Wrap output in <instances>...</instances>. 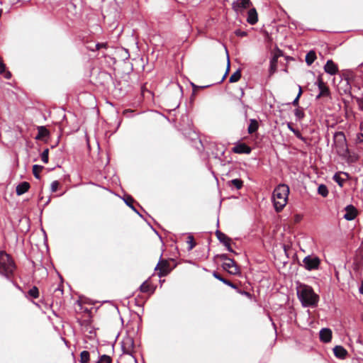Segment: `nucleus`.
Listing matches in <instances>:
<instances>
[{
  "label": "nucleus",
  "instance_id": "f257e3e1",
  "mask_svg": "<svg viewBox=\"0 0 363 363\" xmlns=\"http://www.w3.org/2000/svg\"><path fill=\"white\" fill-rule=\"evenodd\" d=\"M289 188L286 184H279L274 190L272 199L277 212H281L287 203Z\"/></svg>",
  "mask_w": 363,
  "mask_h": 363
},
{
  "label": "nucleus",
  "instance_id": "f03ea898",
  "mask_svg": "<svg viewBox=\"0 0 363 363\" xmlns=\"http://www.w3.org/2000/svg\"><path fill=\"white\" fill-rule=\"evenodd\" d=\"M298 297L304 306H316L319 297L315 294L311 286H301L298 291Z\"/></svg>",
  "mask_w": 363,
  "mask_h": 363
},
{
  "label": "nucleus",
  "instance_id": "7ed1b4c3",
  "mask_svg": "<svg viewBox=\"0 0 363 363\" xmlns=\"http://www.w3.org/2000/svg\"><path fill=\"white\" fill-rule=\"evenodd\" d=\"M16 265L13 260L4 251L0 252V274L9 278L13 273Z\"/></svg>",
  "mask_w": 363,
  "mask_h": 363
},
{
  "label": "nucleus",
  "instance_id": "20e7f679",
  "mask_svg": "<svg viewBox=\"0 0 363 363\" xmlns=\"http://www.w3.org/2000/svg\"><path fill=\"white\" fill-rule=\"evenodd\" d=\"M173 268L174 267L170 266V261L161 259L155 267V271L157 272L158 277H162L168 275Z\"/></svg>",
  "mask_w": 363,
  "mask_h": 363
},
{
  "label": "nucleus",
  "instance_id": "39448f33",
  "mask_svg": "<svg viewBox=\"0 0 363 363\" xmlns=\"http://www.w3.org/2000/svg\"><path fill=\"white\" fill-rule=\"evenodd\" d=\"M334 138L337 152L340 155L344 154L347 150L344 133L338 132L335 133Z\"/></svg>",
  "mask_w": 363,
  "mask_h": 363
},
{
  "label": "nucleus",
  "instance_id": "423d86ee",
  "mask_svg": "<svg viewBox=\"0 0 363 363\" xmlns=\"http://www.w3.org/2000/svg\"><path fill=\"white\" fill-rule=\"evenodd\" d=\"M304 267L308 270H314L318 269L320 260L317 257L307 256L303 259Z\"/></svg>",
  "mask_w": 363,
  "mask_h": 363
},
{
  "label": "nucleus",
  "instance_id": "0eeeda50",
  "mask_svg": "<svg viewBox=\"0 0 363 363\" xmlns=\"http://www.w3.org/2000/svg\"><path fill=\"white\" fill-rule=\"evenodd\" d=\"M252 6L250 0H236L232 4V9L237 13H242Z\"/></svg>",
  "mask_w": 363,
  "mask_h": 363
},
{
  "label": "nucleus",
  "instance_id": "6e6552de",
  "mask_svg": "<svg viewBox=\"0 0 363 363\" xmlns=\"http://www.w3.org/2000/svg\"><path fill=\"white\" fill-rule=\"evenodd\" d=\"M122 350L124 353L132 354L134 352V340L130 336L125 337L122 340Z\"/></svg>",
  "mask_w": 363,
  "mask_h": 363
},
{
  "label": "nucleus",
  "instance_id": "1a4fd4ad",
  "mask_svg": "<svg viewBox=\"0 0 363 363\" xmlns=\"http://www.w3.org/2000/svg\"><path fill=\"white\" fill-rule=\"evenodd\" d=\"M223 268L231 274L236 275L240 273V269L233 259H229L223 264Z\"/></svg>",
  "mask_w": 363,
  "mask_h": 363
},
{
  "label": "nucleus",
  "instance_id": "9d476101",
  "mask_svg": "<svg viewBox=\"0 0 363 363\" xmlns=\"http://www.w3.org/2000/svg\"><path fill=\"white\" fill-rule=\"evenodd\" d=\"M283 55V52L277 49L274 53V55L270 60V67H269V76H272L274 74L277 70V63H278V58Z\"/></svg>",
  "mask_w": 363,
  "mask_h": 363
},
{
  "label": "nucleus",
  "instance_id": "9b49d317",
  "mask_svg": "<svg viewBox=\"0 0 363 363\" xmlns=\"http://www.w3.org/2000/svg\"><path fill=\"white\" fill-rule=\"evenodd\" d=\"M216 235L218 240L227 247L229 252L235 253L230 247L231 239L228 236L219 230L216 231Z\"/></svg>",
  "mask_w": 363,
  "mask_h": 363
},
{
  "label": "nucleus",
  "instance_id": "f8f14e48",
  "mask_svg": "<svg viewBox=\"0 0 363 363\" xmlns=\"http://www.w3.org/2000/svg\"><path fill=\"white\" fill-rule=\"evenodd\" d=\"M318 86L320 90L319 94L317 96V99H320L322 96H328L330 94V89L326 84L323 81L322 77L318 76Z\"/></svg>",
  "mask_w": 363,
  "mask_h": 363
},
{
  "label": "nucleus",
  "instance_id": "ddd939ff",
  "mask_svg": "<svg viewBox=\"0 0 363 363\" xmlns=\"http://www.w3.org/2000/svg\"><path fill=\"white\" fill-rule=\"evenodd\" d=\"M346 213L344 215V218L347 220H354L358 215L357 208L352 205H348L345 208Z\"/></svg>",
  "mask_w": 363,
  "mask_h": 363
},
{
  "label": "nucleus",
  "instance_id": "4468645a",
  "mask_svg": "<svg viewBox=\"0 0 363 363\" xmlns=\"http://www.w3.org/2000/svg\"><path fill=\"white\" fill-rule=\"evenodd\" d=\"M232 151L237 154H250L252 149L245 143H238L233 147Z\"/></svg>",
  "mask_w": 363,
  "mask_h": 363
},
{
  "label": "nucleus",
  "instance_id": "2eb2a0df",
  "mask_svg": "<svg viewBox=\"0 0 363 363\" xmlns=\"http://www.w3.org/2000/svg\"><path fill=\"white\" fill-rule=\"evenodd\" d=\"M324 70L326 73L334 75L337 73L338 67L332 60H328L324 66Z\"/></svg>",
  "mask_w": 363,
  "mask_h": 363
},
{
  "label": "nucleus",
  "instance_id": "dca6fc26",
  "mask_svg": "<svg viewBox=\"0 0 363 363\" xmlns=\"http://www.w3.org/2000/svg\"><path fill=\"white\" fill-rule=\"evenodd\" d=\"M320 340L323 342H329L332 339V330L329 328H323L320 331Z\"/></svg>",
  "mask_w": 363,
  "mask_h": 363
},
{
  "label": "nucleus",
  "instance_id": "f3484780",
  "mask_svg": "<svg viewBox=\"0 0 363 363\" xmlns=\"http://www.w3.org/2000/svg\"><path fill=\"white\" fill-rule=\"evenodd\" d=\"M247 21L250 25H255L258 21V14L255 8H252L248 11Z\"/></svg>",
  "mask_w": 363,
  "mask_h": 363
},
{
  "label": "nucleus",
  "instance_id": "a211bd4d",
  "mask_svg": "<svg viewBox=\"0 0 363 363\" xmlns=\"http://www.w3.org/2000/svg\"><path fill=\"white\" fill-rule=\"evenodd\" d=\"M334 354L339 359H344L348 354L347 351L340 345H337L333 349Z\"/></svg>",
  "mask_w": 363,
  "mask_h": 363
},
{
  "label": "nucleus",
  "instance_id": "6ab92c4d",
  "mask_svg": "<svg viewBox=\"0 0 363 363\" xmlns=\"http://www.w3.org/2000/svg\"><path fill=\"white\" fill-rule=\"evenodd\" d=\"M355 269H359L362 267L363 266V247H359L356 252V257H355Z\"/></svg>",
  "mask_w": 363,
  "mask_h": 363
},
{
  "label": "nucleus",
  "instance_id": "aec40b11",
  "mask_svg": "<svg viewBox=\"0 0 363 363\" xmlns=\"http://www.w3.org/2000/svg\"><path fill=\"white\" fill-rule=\"evenodd\" d=\"M30 187V185L27 182H23L17 185L16 191V194L20 196L27 192Z\"/></svg>",
  "mask_w": 363,
  "mask_h": 363
},
{
  "label": "nucleus",
  "instance_id": "412c9836",
  "mask_svg": "<svg viewBox=\"0 0 363 363\" xmlns=\"http://www.w3.org/2000/svg\"><path fill=\"white\" fill-rule=\"evenodd\" d=\"M6 79L11 77V73L9 71H6V65L4 63L3 58L0 56V74H3Z\"/></svg>",
  "mask_w": 363,
  "mask_h": 363
},
{
  "label": "nucleus",
  "instance_id": "4be33fe9",
  "mask_svg": "<svg viewBox=\"0 0 363 363\" xmlns=\"http://www.w3.org/2000/svg\"><path fill=\"white\" fill-rule=\"evenodd\" d=\"M38 133L37 136L35 137V139H37V140H42L44 138L48 136V135H49L48 130L44 126H39L38 128Z\"/></svg>",
  "mask_w": 363,
  "mask_h": 363
},
{
  "label": "nucleus",
  "instance_id": "5701e85b",
  "mask_svg": "<svg viewBox=\"0 0 363 363\" xmlns=\"http://www.w3.org/2000/svg\"><path fill=\"white\" fill-rule=\"evenodd\" d=\"M316 59L315 52L313 50L309 51L306 55V62L308 65H311Z\"/></svg>",
  "mask_w": 363,
  "mask_h": 363
},
{
  "label": "nucleus",
  "instance_id": "b1692460",
  "mask_svg": "<svg viewBox=\"0 0 363 363\" xmlns=\"http://www.w3.org/2000/svg\"><path fill=\"white\" fill-rule=\"evenodd\" d=\"M258 127V122L255 119H251L247 131L250 134H252L257 130Z\"/></svg>",
  "mask_w": 363,
  "mask_h": 363
},
{
  "label": "nucleus",
  "instance_id": "393cba45",
  "mask_svg": "<svg viewBox=\"0 0 363 363\" xmlns=\"http://www.w3.org/2000/svg\"><path fill=\"white\" fill-rule=\"evenodd\" d=\"M213 277L215 278H216L217 279L221 281L224 284H227L228 286H230L233 288H235V286L230 281L223 278L219 273L216 272H213Z\"/></svg>",
  "mask_w": 363,
  "mask_h": 363
},
{
  "label": "nucleus",
  "instance_id": "a878e982",
  "mask_svg": "<svg viewBox=\"0 0 363 363\" xmlns=\"http://www.w3.org/2000/svg\"><path fill=\"white\" fill-rule=\"evenodd\" d=\"M90 354L88 351L84 350L80 353V363H89Z\"/></svg>",
  "mask_w": 363,
  "mask_h": 363
},
{
  "label": "nucleus",
  "instance_id": "bb28decb",
  "mask_svg": "<svg viewBox=\"0 0 363 363\" xmlns=\"http://www.w3.org/2000/svg\"><path fill=\"white\" fill-rule=\"evenodd\" d=\"M140 291L143 293H152V287L151 284L145 281L140 287Z\"/></svg>",
  "mask_w": 363,
  "mask_h": 363
},
{
  "label": "nucleus",
  "instance_id": "cd10ccee",
  "mask_svg": "<svg viewBox=\"0 0 363 363\" xmlns=\"http://www.w3.org/2000/svg\"><path fill=\"white\" fill-rule=\"evenodd\" d=\"M81 326L82 327V330L84 331H89V333H91V330L89 329L91 328V320L86 319L83 320L80 322Z\"/></svg>",
  "mask_w": 363,
  "mask_h": 363
},
{
  "label": "nucleus",
  "instance_id": "c85d7f7f",
  "mask_svg": "<svg viewBox=\"0 0 363 363\" xmlns=\"http://www.w3.org/2000/svg\"><path fill=\"white\" fill-rule=\"evenodd\" d=\"M54 296L57 298H61L63 295V286L60 284L56 288L53 289Z\"/></svg>",
  "mask_w": 363,
  "mask_h": 363
},
{
  "label": "nucleus",
  "instance_id": "c756f323",
  "mask_svg": "<svg viewBox=\"0 0 363 363\" xmlns=\"http://www.w3.org/2000/svg\"><path fill=\"white\" fill-rule=\"evenodd\" d=\"M241 78V72L240 70H237L235 72L229 79V82L234 83L240 80Z\"/></svg>",
  "mask_w": 363,
  "mask_h": 363
},
{
  "label": "nucleus",
  "instance_id": "7c9ffc66",
  "mask_svg": "<svg viewBox=\"0 0 363 363\" xmlns=\"http://www.w3.org/2000/svg\"><path fill=\"white\" fill-rule=\"evenodd\" d=\"M318 193L323 197H326L328 195V190L325 184L319 185L318 188Z\"/></svg>",
  "mask_w": 363,
  "mask_h": 363
},
{
  "label": "nucleus",
  "instance_id": "2f4dec72",
  "mask_svg": "<svg viewBox=\"0 0 363 363\" xmlns=\"http://www.w3.org/2000/svg\"><path fill=\"white\" fill-rule=\"evenodd\" d=\"M28 295L33 298H38L39 296V290H38V288L35 286H33L28 291Z\"/></svg>",
  "mask_w": 363,
  "mask_h": 363
},
{
  "label": "nucleus",
  "instance_id": "473e14b6",
  "mask_svg": "<svg viewBox=\"0 0 363 363\" xmlns=\"http://www.w3.org/2000/svg\"><path fill=\"white\" fill-rule=\"evenodd\" d=\"M43 167L35 164L33 167V174L35 176V178L39 179L40 178V173L43 170Z\"/></svg>",
  "mask_w": 363,
  "mask_h": 363
},
{
  "label": "nucleus",
  "instance_id": "72a5a7b5",
  "mask_svg": "<svg viewBox=\"0 0 363 363\" xmlns=\"http://www.w3.org/2000/svg\"><path fill=\"white\" fill-rule=\"evenodd\" d=\"M112 359L110 356L103 354L99 357V361L96 363H111Z\"/></svg>",
  "mask_w": 363,
  "mask_h": 363
},
{
  "label": "nucleus",
  "instance_id": "f704fd0d",
  "mask_svg": "<svg viewBox=\"0 0 363 363\" xmlns=\"http://www.w3.org/2000/svg\"><path fill=\"white\" fill-rule=\"evenodd\" d=\"M230 183L237 189H240L243 186V182L239 179H235L230 181Z\"/></svg>",
  "mask_w": 363,
  "mask_h": 363
},
{
  "label": "nucleus",
  "instance_id": "c9c22d12",
  "mask_svg": "<svg viewBox=\"0 0 363 363\" xmlns=\"http://www.w3.org/2000/svg\"><path fill=\"white\" fill-rule=\"evenodd\" d=\"M125 203L130 206L131 208L135 211V208L133 207V204L135 201L134 199L131 196H126L125 197Z\"/></svg>",
  "mask_w": 363,
  "mask_h": 363
},
{
  "label": "nucleus",
  "instance_id": "e433bc0d",
  "mask_svg": "<svg viewBox=\"0 0 363 363\" xmlns=\"http://www.w3.org/2000/svg\"><path fill=\"white\" fill-rule=\"evenodd\" d=\"M294 114L297 118L302 119L305 116V113L303 112V110L300 108H297L294 111Z\"/></svg>",
  "mask_w": 363,
  "mask_h": 363
},
{
  "label": "nucleus",
  "instance_id": "4c0bfd02",
  "mask_svg": "<svg viewBox=\"0 0 363 363\" xmlns=\"http://www.w3.org/2000/svg\"><path fill=\"white\" fill-rule=\"evenodd\" d=\"M333 179L335 182H336L339 184V186H343L345 180L340 177V173H336L333 176Z\"/></svg>",
  "mask_w": 363,
  "mask_h": 363
},
{
  "label": "nucleus",
  "instance_id": "58836bf2",
  "mask_svg": "<svg viewBox=\"0 0 363 363\" xmlns=\"http://www.w3.org/2000/svg\"><path fill=\"white\" fill-rule=\"evenodd\" d=\"M48 155H49V150L48 148L44 150V151L41 154V160L45 164H47L48 162Z\"/></svg>",
  "mask_w": 363,
  "mask_h": 363
},
{
  "label": "nucleus",
  "instance_id": "ea45409f",
  "mask_svg": "<svg viewBox=\"0 0 363 363\" xmlns=\"http://www.w3.org/2000/svg\"><path fill=\"white\" fill-rule=\"evenodd\" d=\"M303 91H302V89L301 86H299V91L298 93V95L296 97V99L293 101L292 102V104L293 106H298V101H299V99L302 94Z\"/></svg>",
  "mask_w": 363,
  "mask_h": 363
},
{
  "label": "nucleus",
  "instance_id": "a19ab883",
  "mask_svg": "<svg viewBox=\"0 0 363 363\" xmlns=\"http://www.w3.org/2000/svg\"><path fill=\"white\" fill-rule=\"evenodd\" d=\"M95 48H89L91 50H98L102 48H107L108 45L107 43H97L94 45Z\"/></svg>",
  "mask_w": 363,
  "mask_h": 363
},
{
  "label": "nucleus",
  "instance_id": "79ce46f5",
  "mask_svg": "<svg viewBox=\"0 0 363 363\" xmlns=\"http://www.w3.org/2000/svg\"><path fill=\"white\" fill-rule=\"evenodd\" d=\"M59 186H60L59 182H57V181L52 182V184H51V191H52V192L57 191Z\"/></svg>",
  "mask_w": 363,
  "mask_h": 363
},
{
  "label": "nucleus",
  "instance_id": "37998d69",
  "mask_svg": "<svg viewBox=\"0 0 363 363\" xmlns=\"http://www.w3.org/2000/svg\"><path fill=\"white\" fill-rule=\"evenodd\" d=\"M357 102L358 104L359 109L363 111V99L362 98H357Z\"/></svg>",
  "mask_w": 363,
  "mask_h": 363
},
{
  "label": "nucleus",
  "instance_id": "c03bdc74",
  "mask_svg": "<svg viewBox=\"0 0 363 363\" xmlns=\"http://www.w3.org/2000/svg\"><path fill=\"white\" fill-rule=\"evenodd\" d=\"M189 239L190 240V242H190V247H189V249H190V250H191V249H193V248L195 247L196 243H195V242L194 241V238H193L191 236H189Z\"/></svg>",
  "mask_w": 363,
  "mask_h": 363
},
{
  "label": "nucleus",
  "instance_id": "a18cd8bd",
  "mask_svg": "<svg viewBox=\"0 0 363 363\" xmlns=\"http://www.w3.org/2000/svg\"><path fill=\"white\" fill-rule=\"evenodd\" d=\"M30 1V0H11V2L12 4H18V3H20V2L24 4V3L28 2Z\"/></svg>",
  "mask_w": 363,
  "mask_h": 363
},
{
  "label": "nucleus",
  "instance_id": "49530a36",
  "mask_svg": "<svg viewBox=\"0 0 363 363\" xmlns=\"http://www.w3.org/2000/svg\"><path fill=\"white\" fill-rule=\"evenodd\" d=\"M218 257L222 260H225V262L230 259L226 254H222V255H218Z\"/></svg>",
  "mask_w": 363,
  "mask_h": 363
},
{
  "label": "nucleus",
  "instance_id": "de8ad7c7",
  "mask_svg": "<svg viewBox=\"0 0 363 363\" xmlns=\"http://www.w3.org/2000/svg\"><path fill=\"white\" fill-rule=\"evenodd\" d=\"M230 70V60H228V66H227V69H226V72L223 77V80L225 78L226 75L228 74V72Z\"/></svg>",
  "mask_w": 363,
  "mask_h": 363
},
{
  "label": "nucleus",
  "instance_id": "09e8293b",
  "mask_svg": "<svg viewBox=\"0 0 363 363\" xmlns=\"http://www.w3.org/2000/svg\"><path fill=\"white\" fill-rule=\"evenodd\" d=\"M235 34L238 36H245L246 35V33L244 32V31H240V30H237L235 32Z\"/></svg>",
  "mask_w": 363,
  "mask_h": 363
},
{
  "label": "nucleus",
  "instance_id": "8fccbe9b",
  "mask_svg": "<svg viewBox=\"0 0 363 363\" xmlns=\"http://www.w3.org/2000/svg\"><path fill=\"white\" fill-rule=\"evenodd\" d=\"M133 111L131 110V109H125V110L123 111V115L125 116L127 113H133Z\"/></svg>",
  "mask_w": 363,
  "mask_h": 363
},
{
  "label": "nucleus",
  "instance_id": "3c124183",
  "mask_svg": "<svg viewBox=\"0 0 363 363\" xmlns=\"http://www.w3.org/2000/svg\"><path fill=\"white\" fill-rule=\"evenodd\" d=\"M359 292L360 294H363V281L361 283V286L359 287Z\"/></svg>",
  "mask_w": 363,
  "mask_h": 363
},
{
  "label": "nucleus",
  "instance_id": "603ef678",
  "mask_svg": "<svg viewBox=\"0 0 363 363\" xmlns=\"http://www.w3.org/2000/svg\"><path fill=\"white\" fill-rule=\"evenodd\" d=\"M288 128L291 130L293 131L294 133H295V130L292 128V125L291 123H288Z\"/></svg>",
  "mask_w": 363,
  "mask_h": 363
},
{
  "label": "nucleus",
  "instance_id": "864d4df0",
  "mask_svg": "<svg viewBox=\"0 0 363 363\" xmlns=\"http://www.w3.org/2000/svg\"><path fill=\"white\" fill-rule=\"evenodd\" d=\"M361 137L362 138V139H360V140L363 142V134H361Z\"/></svg>",
  "mask_w": 363,
  "mask_h": 363
},
{
  "label": "nucleus",
  "instance_id": "5fc2aeb1",
  "mask_svg": "<svg viewBox=\"0 0 363 363\" xmlns=\"http://www.w3.org/2000/svg\"><path fill=\"white\" fill-rule=\"evenodd\" d=\"M360 247H363V242H362V245Z\"/></svg>",
  "mask_w": 363,
  "mask_h": 363
}]
</instances>
